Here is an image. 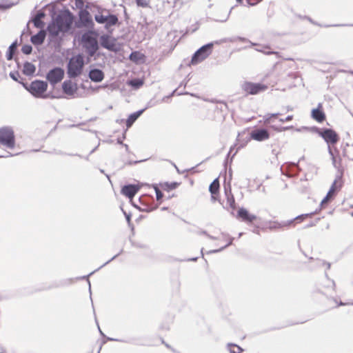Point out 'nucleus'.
I'll list each match as a JSON object with an SVG mask.
<instances>
[{"label": "nucleus", "instance_id": "obj_31", "mask_svg": "<svg viewBox=\"0 0 353 353\" xmlns=\"http://www.w3.org/2000/svg\"><path fill=\"white\" fill-rule=\"evenodd\" d=\"M228 347L230 353H241L243 351L240 346L236 344L229 343Z\"/></svg>", "mask_w": 353, "mask_h": 353}, {"label": "nucleus", "instance_id": "obj_40", "mask_svg": "<svg viewBox=\"0 0 353 353\" xmlns=\"http://www.w3.org/2000/svg\"><path fill=\"white\" fill-rule=\"evenodd\" d=\"M280 114L279 113H274V114H267L264 116V119L265 120L266 122H270V119L272 117H276L277 116H279Z\"/></svg>", "mask_w": 353, "mask_h": 353}, {"label": "nucleus", "instance_id": "obj_36", "mask_svg": "<svg viewBox=\"0 0 353 353\" xmlns=\"http://www.w3.org/2000/svg\"><path fill=\"white\" fill-rule=\"evenodd\" d=\"M21 51L25 54H30L32 51V47L30 45H24L21 48Z\"/></svg>", "mask_w": 353, "mask_h": 353}, {"label": "nucleus", "instance_id": "obj_62", "mask_svg": "<svg viewBox=\"0 0 353 353\" xmlns=\"http://www.w3.org/2000/svg\"><path fill=\"white\" fill-rule=\"evenodd\" d=\"M88 283H89V290H91V287H90V286H91V284H90V281H88Z\"/></svg>", "mask_w": 353, "mask_h": 353}, {"label": "nucleus", "instance_id": "obj_20", "mask_svg": "<svg viewBox=\"0 0 353 353\" xmlns=\"http://www.w3.org/2000/svg\"><path fill=\"white\" fill-rule=\"evenodd\" d=\"M46 31L43 30H41L36 34L32 35L30 38V41L34 45H37V46L41 45L46 39Z\"/></svg>", "mask_w": 353, "mask_h": 353}, {"label": "nucleus", "instance_id": "obj_53", "mask_svg": "<svg viewBox=\"0 0 353 353\" xmlns=\"http://www.w3.org/2000/svg\"><path fill=\"white\" fill-rule=\"evenodd\" d=\"M197 258H192V259H190L189 261H196Z\"/></svg>", "mask_w": 353, "mask_h": 353}, {"label": "nucleus", "instance_id": "obj_58", "mask_svg": "<svg viewBox=\"0 0 353 353\" xmlns=\"http://www.w3.org/2000/svg\"><path fill=\"white\" fill-rule=\"evenodd\" d=\"M292 128V126H291V127H286V128H284V130H288V129H290V128Z\"/></svg>", "mask_w": 353, "mask_h": 353}, {"label": "nucleus", "instance_id": "obj_14", "mask_svg": "<svg viewBox=\"0 0 353 353\" xmlns=\"http://www.w3.org/2000/svg\"><path fill=\"white\" fill-rule=\"evenodd\" d=\"M250 137L254 140L263 141L269 139L270 133L266 129L258 128L251 132Z\"/></svg>", "mask_w": 353, "mask_h": 353}, {"label": "nucleus", "instance_id": "obj_8", "mask_svg": "<svg viewBox=\"0 0 353 353\" xmlns=\"http://www.w3.org/2000/svg\"><path fill=\"white\" fill-rule=\"evenodd\" d=\"M64 77V70L60 67L51 69L46 74V79L49 83L54 85L61 81Z\"/></svg>", "mask_w": 353, "mask_h": 353}, {"label": "nucleus", "instance_id": "obj_44", "mask_svg": "<svg viewBox=\"0 0 353 353\" xmlns=\"http://www.w3.org/2000/svg\"><path fill=\"white\" fill-rule=\"evenodd\" d=\"M10 7H11L10 5L0 3V10H6V9L10 8Z\"/></svg>", "mask_w": 353, "mask_h": 353}, {"label": "nucleus", "instance_id": "obj_38", "mask_svg": "<svg viewBox=\"0 0 353 353\" xmlns=\"http://www.w3.org/2000/svg\"><path fill=\"white\" fill-rule=\"evenodd\" d=\"M157 208H158V205L151 206V205H146L145 208H143V209L139 208V210L143 211V212H152V211L156 210Z\"/></svg>", "mask_w": 353, "mask_h": 353}, {"label": "nucleus", "instance_id": "obj_18", "mask_svg": "<svg viewBox=\"0 0 353 353\" xmlns=\"http://www.w3.org/2000/svg\"><path fill=\"white\" fill-rule=\"evenodd\" d=\"M88 77L92 81L99 83L104 79V72L100 69L93 68L90 70Z\"/></svg>", "mask_w": 353, "mask_h": 353}, {"label": "nucleus", "instance_id": "obj_19", "mask_svg": "<svg viewBox=\"0 0 353 353\" xmlns=\"http://www.w3.org/2000/svg\"><path fill=\"white\" fill-rule=\"evenodd\" d=\"M321 108V103H319L318 107L312 110V117L319 123L323 122L325 119V114Z\"/></svg>", "mask_w": 353, "mask_h": 353}, {"label": "nucleus", "instance_id": "obj_49", "mask_svg": "<svg viewBox=\"0 0 353 353\" xmlns=\"http://www.w3.org/2000/svg\"><path fill=\"white\" fill-rule=\"evenodd\" d=\"M108 341H121V342H123V341H122V340L117 339H113V338H110V337L108 338Z\"/></svg>", "mask_w": 353, "mask_h": 353}, {"label": "nucleus", "instance_id": "obj_15", "mask_svg": "<svg viewBox=\"0 0 353 353\" xmlns=\"http://www.w3.org/2000/svg\"><path fill=\"white\" fill-rule=\"evenodd\" d=\"M139 190V187L137 185H125L121 189V194L129 199H132L138 192Z\"/></svg>", "mask_w": 353, "mask_h": 353}, {"label": "nucleus", "instance_id": "obj_4", "mask_svg": "<svg viewBox=\"0 0 353 353\" xmlns=\"http://www.w3.org/2000/svg\"><path fill=\"white\" fill-rule=\"evenodd\" d=\"M23 85L34 97L37 98L47 97V95L44 94L48 88V83L46 81L34 80L31 82L28 87L25 84Z\"/></svg>", "mask_w": 353, "mask_h": 353}, {"label": "nucleus", "instance_id": "obj_37", "mask_svg": "<svg viewBox=\"0 0 353 353\" xmlns=\"http://www.w3.org/2000/svg\"><path fill=\"white\" fill-rule=\"evenodd\" d=\"M154 189L155 192H156L157 200V201H160L163 198V194L159 189V188L157 186V185H154Z\"/></svg>", "mask_w": 353, "mask_h": 353}, {"label": "nucleus", "instance_id": "obj_30", "mask_svg": "<svg viewBox=\"0 0 353 353\" xmlns=\"http://www.w3.org/2000/svg\"><path fill=\"white\" fill-rule=\"evenodd\" d=\"M178 185H179V183L176 182H172V183L165 182V183L161 184V188L164 190L170 191V190L176 189L178 187Z\"/></svg>", "mask_w": 353, "mask_h": 353}, {"label": "nucleus", "instance_id": "obj_21", "mask_svg": "<svg viewBox=\"0 0 353 353\" xmlns=\"http://www.w3.org/2000/svg\"><path fill=\"white\" fill-rule=\"evenodd\" d=\"M45 13L42 11H39L32 19L34 26L37 28H43L44 23L42 21V19L45 17Z\"/></svg>", "mask_w": 353, "mask_h": 353}, {"label": "nucleus", "instance_id": "obj_35", "mask_svg": "<svg viewBox=\"0 0 353 353\" xmlns=\"http://www.w3.org/2000/svg\"><path fill=\"white\" fill-rule=\"evenodd\" d=\"M328 152H329L330 155L331 156L333 166L336 168H339L338 163L336 161V157H334L330 146H328Z\"/></svg>", "mask_w": 353, "mask_h": 353}, {"label": "nucleus", "instance_id": "obj_52", "mask_svg": "<svg viewBox=\"0 0 353 353\" xmlns=\"http://www.w3.org/2000/svg\"><path fill=\"white\" fill-rule=\"evenodd\" d=\"M12 154H11L10 152H8V155H6V156H0V158L1 157H12Z\"/></svg>", "mask_w": 353, "mask_h": 353}, {"label": "nucleus", "instance_id": "obj_6", "mask_svg": "<svg viewBox=\"0 0 353 353\" xmlns=\"http://www.w3.org/2000/svg\"><path fill=\"white\" fill-rule=\"evenodd\" d=\"M213 46L214 43H208L198 49L192 57L191 63L196 65L205 59L211 54Z\"/></svg>", "mask_w": 353, "mask_h": 353}, {"label": "nucleus", "instance_id": "obj_45", "mask_svg": "<svg viewBox=\"0 0 353 353\" xmlns=\"http://www.w3.org/2000/svg\"><path fill=\"white\" fill-rule=\"evenodd\" d=\"M124 214H125V216L126 221L130 224V223L131 215L129 214H127L125 212H124Z\"/></svg>", "mask_w": 353, "mask_h": 353}, {"label": "nucleus", "instance_id": "obj_9", "mask_svg": "<svg viewBox=\"0 0 353 353\" xmlns=\"http://www.w3.org/2000/svg\"><path fill=\"white\" fill-rule=\"evenodd\" d=\"M319 134L328 144H336L339 139L336 132L331 128H323L319 130Z\"/></svg>", "mask_w": 353, "mask_h": 353}, {"label": "nucleus", "instance_id": "obj_33", "mask_svg": "<svg viewBox=\"0 0 353 353\" xmlns=\"http://www.w3.org/2000/svg\"><path fill=\"white\" fill-rule=\"evenodd\" d=\"M107 16H104L103 14H97L94 16L95 21L100 24H105L106 21Z\"/></svg>", "mask_w": 353, "mask_h": 353}, {"label": "nucleus", "instance_id": "obj_63", "mask_svg": "<svg viewBox=\"0 0 353 353\" xmlns=\"http://www.w3.org/2000/svg\"><path fill=\"white\" fill-rule=\"evenodd\" d=\"M239 40H241V41H244V40H245V38L239 37Z\"/></svg>", "mask_w": 353, "mask_h": 353}, {"label": "nucleus", "instance_id": "obj_50", "mask_svg": "<svg viewBox=\"0 0 353 353\" xmlns=\"http://www.w3.org/2000/svg\"><path fill=\"white\" fill-rule=\"evenodd\" d=\"M230 12H231V10L230 11V12H229V13H230ZM229 14H228V16L226 17V18H225V19H223V20H220L219 21H221V22H225V21L228 20V17H229Z\"/></svg>", "mask_w": 353, "mask_h": 353}, {"label": "nucleus", "instance_id": "obj_1", "mask_svg": "<svg viewBox=\"0 0 353 353\" xmlns=\"http://www.w3.org/2000/svg\"><path fill=\"white\" fill-rule=\"evenodd\" d=\"M74 17L69 10H65L57 14L47 27V30L52 37H57L60 32H68L72 26Z\"/></svg>", "mask_w": 353, "mask_h": 353}, {"label": "nucleus", "instance_id": "obj_11", "mask_svg": "<svg viewBox=\"0 0 353 353\" xmlns=\"http://www.w3.org/2000/svg\"><path fill=\"white\" fill-rule=\"evenodd\" d=\"M314 214H315V212H311V213H308V214H301V215L297 216L296 217H295L293 219L286 221H282L281 223L272 222V223H270L269 228L271 230H274V229L282 228L284 227H288V226L291 225L294 222V221H302L305 217L311 216Z\"/></svg>", "mask_w": 353, "mask_h": 353}, {"label": "nucleus", "instance_id": "obj_43", "mask_svg": "<svg viewBox=\"0 0 353 353\" xmlns=\"http://www.w3.org/2000/svg\"><path fill=\"white\" fill-rule=\"evenodd\" d=\"M292 119H293V116L292 115H288L285 119H280L279 121L281 122V123H284L285 121H290L292 120Z\"/></svg>", "mask_w": 353, "mask_h": 353}, {"label": "nucleus", "instance_id": "obj_10", "mask_svg": "<svg viewBox=\"0 0 353 353\" xmlns=\"http://www.w3.org/2000/svg\"><path fill=\"white\" fill-rule=\"evenodd\" d=\"M341 179V176H337L335 180L333 181L327 195L321 202V207L323 208L325 204H327L332 199L334 198L335 193L337 190H339L341 186L339 181Z\"/></svg>", "mask_w": 353, "mask_h": 353}, {"label": "nucleus", "instance_id": "obj_51", "mask_svg": "<svg viewBox=\"0 0 353 353\" xmlns=\"http://www.w3.org/2000/svg\"><path fill=\"white\" fill-rule=\"evenodd\" d=\"M134 52L131 53V54L130 55V58L131 60H134Z\"/></svg>", "mask_w": 353, "mask_h": 353}, {"label": "nucleus", "instance_id": "obj_55", "mask_svg": "<svg viewBox=\"0 0 353 353\" xmlns=\"http://www.w3.org/2000/svg\"><path fill=\"white\" fill-rule=\"evenodd\" d=\"M98 328H99V330L100 332V334L102 335V336H104L103 333L102 332V331L101 330L99 326L98 325Z\"/></svg>", "mask_w": 353, "mask_h": 353}, {"label": "nucleus", "instance_id": "obj_48", "mask_svg": "<svg viewBox=\"0 0 353 353\" xmlns=\"http://www.w3.org/2000/svg\"><path fill=\"white\" fill-rule=\"evenodd\" d=\"M319 264H320V265H327V269H329L330 268V263H325V262L322 261H319Z\"/></svg>", "mask_w": 353, "mask_h": 353}, {"label": "nucleus", "instance_id": "obj_13", "mask_svg": "<svg viewBox=\"0 0 353 353\" xmlns=\"http://www.w3.org/2000/svg\"><path fill=\"white\" fill-rule=\"evenodd\" d=\"M281 170L283 174L291 177L299 174L300 169L297 163H289L286 165H282Z\"/></svg>", "mask_w": 353, "mask_h": 353}, {"label": "nucleus", "instance_id": "obj_17", "mask_svg": "<svg viewBox=\"0 0 353 353\" xmlns=\"http://www.w3.org/2000/svg\"><path fill=\"white\" fill-rule=\"evenodd\" d=\"M62 89L65 94L73 96L77 91V86L76 83H73L70 80H65L62 83Z\"/></svg>", "mask_w": 353, "mask_h": 353}, {"label": "nucleus", "instance_id": "obj_57", "mask_svg": "<svg viewBox=\"0 0 353 353\" xmlns=\"http://www.w3.org/2000/svg\"><path fill=\"white\" fill-rule=\"evenodd\" d=\"M243 234V232H240V233L239 234V238H240L241 236H242Z\"/></svg>", "mask_w": 353, "mask_h": 353}, {"label": "nucleus", "instance_id": "obj_47", "mask_svg": "<svg viewBox=\"0 0 353 353\" xmlns=\"http://www.w3.org/2000/svg\"><path fill=\"white\" fill-rule=\"evenodd\" d=\"M76 5L77 6H83V0H76Z\"/></svg>", "mask_w": 353, "mask_h": 353}, {"label": "nucleus", "instance_id": "obj_2", "mask_svg": "<svg viewBox=\"0 0 353 353\" xmlns=\"http://www.w3.org/2000/svg\"><path fill=\"white\" fill-rule=\"evenodd\" d=\"M84 64V59L81 54L72 57L67 65L68 77L74 79L80 76L83 72Z\"/></svg>", "mask_w": 353, "mask_h": 353}, {"label": "nucleus", "instance_id": "obj_42", "mask_svg": "<svg viewBox=\"0 0 353 353\" xmlns=\"http://www.w3.org/2000/svg\"><path fill=\"white\" fill-rule=\"evenodd\" d=\"M122 252V250L118 253L117 254L114 255L113 257H112L109 261H108L107 262H105V263H103L101 266H100L99 268H97L95 271H97L99 270V269H101V268L104 267L105 265H106L107 264H108L110 261H113L114 259H115Z\"/></svg>", "mask_w": 353, "mask_h": 353}, {"label": "nucleus", "instance_id": "obj_12", "mask_svg": "<svg viewBox=\"0 0 353 353\" xmlns=\"http://www.w3.org/2000/svg\"><path fill=\"white\" fill-rule=\"evenodd\" d=\"M267 85L261 83H254L251 82H245L242 85V89L248 94H256L267 89Z\"/></svg>", "mask_w": 353, "mask_h": 353}, {"label": "nucleus", "instance_id": "obj_22", "mask_svg": "<svg viewBox=\"0 0 353 353\" xmlns=\"http://www.w3.org/2000/svg\"><path fill=\"white\" fill-rule=\"evenodd\" d=\"M145 110V109L138 110L129 115L128 119L126 120V126L128 128L132 125L135 121L143 113Z\"/></svg>", "mask_w": 353, "mask_h": 353}, {"label": "nucleus", "instance_id": "obj_29", "mask_svg": "<svg viewBox=\"0 0 353 353\" xmlns=\"http://www.w3.org/2000/svg\"><path fill=\"white\" fill-rule=\"evenodd\" d=\"M17 48V42H13L8 48V51L6 52V58L8 60H12L13 59V56Z\"/></svg>", "mask_w": 353, "mask_h": 353}, {"label": "nucleus", "instance_id": "obj_16", "mask_svg": "<svg viewBox=\"0 0 353 353\" xmlns=\"http://www.w3.org/2000/svg\"><path fill=\"white\" fill-rule=\"evenodd\" d=\"M237 217L241 219L243 221L248 223H252L256 219V216L250 214L244 208H239L237 212Z\"/></svg>", "mask_w": 353, "mask_h": 353}, {"label": "nucleus", "instance_id": "obj_61", "mask_svg": "<svg viewBox=\"0 0 353 353\" xmlns=\"http://www.w3.org/2000/svg\"><path fill=\"white\" fill-rule=\"evenodd\" d=\"M141 161H134L133 163H138L141 162Z\"/></svg>", "mask_w": 353, "mask_h": 353}, {"label": "nucleus", "instance_id": "obj_41", "mask_svg": "<svg viewBox=\"0 0 353 353\" xmlns=\"http://www.w3.org/2000/svg\"><path fill=\"white\" fill-rule=\"evenodd\" d=\"M10 77L14 81H19L18 78L20 77V74L18 72H11L10 73Z\"/></svg>", "mask_w": 353, "mask_h": 353}, {"label": "nucleus", "instance_id": "obj_59", "mask_svg": "<svg viewBox=\"0 0 353 353\" xmlns=\"http://www.w3.org/2000/svg\"><path fill=\"white\" fill-rule=\"evenodd\" d=\"M236 1H237L238 3H241L243 2V0H236Z\"/></svg>", "mask_w": 353, "mask_h": 353}, {"label": "nucleus", "instance_id": "obj_46", "mask_svg": "<svg viewBox=\"0 0 353 353\" xmlns=\"http://www.w3.org/2000/svg\"><path fill=\"white\" fill-rule=\"evenodd\" d=\"M263 53L267 55H270V54H276L277 55L278 54V52H274V51H267V52L263 51Z\"/></svg>", "mask_w": 353, "mask_h": 353}, {"label": "nucleus", "instance_id": "obj_7", "mask_svg": "<svg viewBox=\"0 0 353 353\" xmlns=\"http://www.w3.org/2000/svg\"><path fill=\"white\" fill-rule=\"evenodd\" d=\"M94 22L90 12L85 9H81L79 12V20L76 22V26L78 28H94Z\"/></svg>", "mask_w": 353, "mask_h": 353}, {"label": "nucleus", "instance_id": "obj_60", "mask_svg": "<svg viewBox=\"0 0 353 353\" xmlns=\"http://www.w3.org/2000/svg\"><path fill=\"white\" fill-rule=\"evenodd\" d=\"M256 50L259 51V52H263V51L261 50V48L256 49Z\"/></svg>", "mask_w": 353, "mask_h": 353}, {"label": "nucleus", "instance_id": "obj_23", "mask_svg": "<svg viewBox=\"0 0 353 353\" xmlns=\"http://www.w3.org/2000/svg\"><path fill=\"white\" fill-rule=\"evenodd\" d=\"M221 235L224 239H227L228 240V243L219 249L210 250L209 252H208V254L220 252L222 250H223L225 248H226L227 247H228L229 245L232 244V242L234 241V237H232L228 234H226L224 232H221Z\"/></svg>", "mask_w": 353, "mask_h": 353}, {"label": "nucleus", "instance_id": "obj_3", "mask_svg": "<svg viewBox=\"0 0 353 353\" xmlns=\"http://www.w3.org/2000/svg\"><path fill=\"white\" fill-rule=\"evenodd\" d=\"M94 34L93 30H89L83 33L81 37L83 47L90 57H92L99 48L97 39L93 36Z\"/></svg>", "mask_w": 353, "mask_h": 353}, {"label": "nucleus", "instance_id": "obj_25", "mask_svg": "<svg viewBox=\"0 0 353 353\" xmlns=\"http://www.w3.org/2000/svg\"><path fill=\"white\" fill-rule=\"evenodd\" d=\"M225 196L227 197V205H228L232 209L235 208V200L233 194L231 192L230 186L229 185V190H228L225 188Z\"/></svg>", "mask_w": 353, "mask_h": 353}, {"label": "nucleus", "instance_id": "obj_5", "mask_svg": "<svg viewBox=\"0 0 353 353\" xmlns=\"http://www.w3.org/2000/svg\"><path fill=\"white\" fill-rule=\"evenodd\" d=\"M0 145L8 148H14L15 137L14 130L11 127L5 126L0 128Z\"/></svg>", "mask_w": 353, "mask_h": 353}, {"label": "nucleus", "instance_id": "obj_54", "mask_svg": "<svg viewBox=\"0 0 353 353\" xmlns=\"http://www.w3.org/2000/svg\"><path fill=\"white\" fill-rule=\"evenodd\" d=\"M346 303H343L342 301H340V303L338 304V305H345Z\"/></svg>", "mask_w": 353, "mask_h": 353}, {"label": "nucleus", "instance_id": "obj_34", "mask_svg": "<svg viewBox=\"0 0 353 353\" xmlns=\"http://www.w3.org/2000/svg\"><path fill=\"white\" fill-rule=\"evenodd\" d=\"M138 6L148 8L150 6V0H135Z\"/></svg>", "mask_w": 353, "mask_h": 353}, {"label": "nucleus", "instance_id": "obj_24", "mask_svg": "<svg viewBox=\"0 0 353 353\" xmlns=\"http://www.w3.org/2000/svg\"><path fill=\"white\" fill-rule=\"evenodd\" d=\"M36 68L34 64L26 61L23 64V72L26 76H32L35 72Z\"/></svg>", "mask_w": 353, "mask_h": 353}, {"label": "nucleus", "instance_id": "obj_26", "mask_svg": "<svg viewBox=\"0 0 353 353\" xmlns=\"http://www.w3.org/2000/svg\"><path fill=\"white\" fill-rule=\"evenodd\" d=\"M101 45L103 48L109 50H112L114 44L110 42L109 37L108 35H102L100 37Z\"/></svg>", "mask_w": 353, "mask_h": 353}, {"label": "nucleus", "instance_id": "obj_27", "mask_svg": "<svg viewBox=\"0 0 353 353\" xmlns=\"http://www.w3.org/2000/svg\"><path fill=\"white\" fill-rule=\"evenodd\" d=\"M118 17L115 14H109L106 17L105 28L106 29H108L109 28L115 26L118 23Z\"/></svg>", "mask_w": 353, "mask_h": 353}, {"label": "nucleus", "instance_id": "obj_32", "mask_svg": "<svg viewBox=\"0 0 353 353\" xmlns=\"http://www.w3.org/2000/svg\"><path fill=\"white\" fill-rule=\"evenodd\" d=\"M143 84V81L140 79H134L129 81V85L135 89L139 88Z\"/></svg>", "mask_w": 353, "mask_h": 353}, {"label": "nucleus", "instance_id": "obj_56", "mask_svg": "<svg viewBox=\"0 0 353 353\" xmlns=\"http://www.w3.org/2000/svg\"><path fill=\"white\" fill-rule=\"evenodd\" d=\"M124 146H125L126 150H128V145L127 144H124Z\"/></svg>", "mask_w": 353, "mask_h": 353}, {"label": "nucleus", "instance_id": "obj_64", "mask_svg": "<svg viewBox=\"0 0 353 353\" xmlns=\"http://www.w3.org/2000/svg\"><path fill=\"white\" fill-rule=\"evenodd\" d=\"M95 150H96V148H94V149L90 152V154H92V152H94Z\"/></svg>", "mask_w": 353, "mask_h": 353}, {"label": "nucleus", "instance_id": "obj_39", "mask_svg": "<svg viewBox=\"0 0 353 353\" xmlns=\"http://www.w3.org/2000/svg\"><path fill=\"white\" fill-rule=\"evenodd\" d=\"M197 234L205 235L206 236H208L209 239H210L212 240L218 239L217 237L209 234L205 230H201V231L198 232Z\"/></svg>", "mask_w": 353, "mask_h": 353}, {"label": "nucleus", "instance_id": "obj_28", "mask_svg": "<svg viewBox=\"0 0 353 353\" xmlns=\"http://www.w3.org/2000/svg\"><path fill=\"white\" fill-rule=\"evenodd\" d=\"M219 189V181L215 179L209 186V191L212 194V198L214 199V195L218 193Z\"/></svg>", "mask_w": 353, "mask_h": 353}]
</instances>
